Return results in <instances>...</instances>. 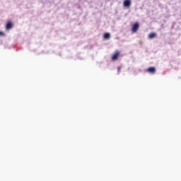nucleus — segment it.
<instances>
[{"mask_svg":"<svg viewBox=\"0 0 181 181\" xmlns=\"http://www.w3.org/2000/svg\"><path fill=\"white\" fill-rule=\"evenodd\" d=\"M120 52H116L112 56V60L115 61L118 60V57H119Z\"/></svg>","mask_w":181,"mask_h":181,"instance_id":"4","label":"nucleus"},{"mask_svg":"<svg viewBox=\"0 0 181 181\" xmlns=\"http://www.w3.org/2000/svg\"><path fill=\"white\" fill-rule=\"evenodd\" d=\"M5 33L0 31V36H4Z\"/></svg>","mask_w":181,"mask_h":181,"instance_id":"8","label":"nucleus"},{"mask_svg":"<svg viewBox=\"0 0 181 181\" xmlns=\"http://www.w3.org/2000/svg\"><path fill=\"white\" fill-rule=\"evenodd\" d=\"M156 37V33H151L148 35L149 39H155Z\"/></svg>","mask_w":181,"mask_h":181,"instance_id":"6","label":"nucleus"},{"mask_svg":"<svg viewBox=\"0 0 181 181\" xmlns=\"http://www.w3.org/2000/svg\"><path fill=\"white\" fill-rule=\"evenodd\" d=\"M123 5L125 8H129L131 6V0H124Z\"/></svg>","mask_w":181,"mask_h":181,"instance_id":"5","label":"nucleus"},{"mask_svg":"<svg viewBox=\"0 0 181 181\" xmlns=\"http://www.w3.org/2000/svg\"><path fill=\"white\" fill-rule=\"evenodd\" d=\"M139 29V23H135L132 28V33H136L138 32V30Z\"/></svg>","mask_w":181,"mask_h":181,"instance_id":"1","label":"nucleus"},{"mask_svg":"<svg viewBox=\"0 0 181 181\" xmlns=\"http://www.w3.org/2000/svg\"><path fill=\"white\" fill-rule=\"evenodd\" d=\"M110 37H111V35H110V33H105L104 34V39H105L106 40H108V39H110Z\"/></svg>","mask_w":181,"mask_h":181,"instance_id":"7","label":"nucleus"},{"mask_svg":"<svg viewBox=\"0 0 181 181\" xmlns=\"http://www.w3.org/2000/svg\"><path fill=\"white\" fill-rule=\"evenodd\" d=\"M13 28V23H12L11 21H8L6 25V29L7 30H10V29H12Z\"/></svg>","mask_w":181,"mask_h":181,"instance_id":"3","label":"nucleus"},{"mask_svg":"<svg viewBox=\"0 0 181 181\" xmlns=\"http://www.w3.org/2000/svg\"><path fill=\"white\" fill-rule=\"evenodd\" d=\"M147 73H151V74H155L156 73V69L153 66H151L146 69Z\"/></svg>","mask_w":181,"mask_h":181,"instance_id":"2","label":"nucleus"}]
</instances>
